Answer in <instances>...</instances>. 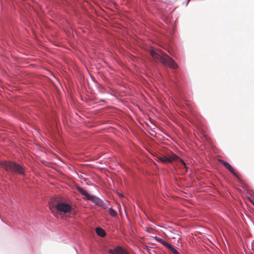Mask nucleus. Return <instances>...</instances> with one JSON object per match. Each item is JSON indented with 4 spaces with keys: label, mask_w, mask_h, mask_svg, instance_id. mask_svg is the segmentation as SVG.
I'll return each mask as SVG.
<instances>
[{
    "label": "nucleus",
    "mask_w": 254,
    "mask_h": 254,
    "mask_svg": "<svg viewBox=\"0 0 254 254\" xmlns=\"http://www.w3.org/2000/svg\"><path fill=\"white\" fill-rule=\"evenodd\" d=\"M161 244H162L164 246H165V247L167 248L168 249H169V250L172 248V246L168 244L167 242H166V241H165L164 240L162 241V242H161Z\"/></svg>",
    "instance_id": "9b49d317"
},
{
    "label": "nucleus",
    "mask_w": 254,
    "mask_h": 254,
    "mask_svg": "<svg viewBox=\"0 0 254 254\" xmlns=\"http://www.w3.org/2000/svg\"><path fill=\"white\" fill-rule=\"evenodd\" d=\"M155 156L157 158L156 161H160L162 163H171L173 161H176L181 163L185 168H187L186 164L185 162L175 154L172 153L167 155L157 154Z\"/></svg>",
    "instance_id": "20e7f679"
},
{
    "label": "nucleus",
    "mask_w": 254,
    "mask_h": 254,
    "mask_svg": "<svg viewBox=\"0 0 254 254\" xmlns=\"http://www.w3.org/2000/svg\"><path fill=\"white\" fill-rule=\"evenodd\" d=\"M218 162L222 163L226 169H227L232 174H233L240 181H242L239 177V173L235 171L232 166L228 162L224 161L221 159H218Z\"/></svg>",
    "instance_id": "39448f33"
},
{
    "label": "nucleus",
    "mask_w": 254,
    "mask_h": 254,
    "mask_svg": "<svg viewBox=\"0 0 254 254\" xmlns=\"http://www.w3.org/2000/svg\"><path fill=\"white\" fill-rule=\"evenodd\" d=\"M109 213L111 216L112 217H115L117 216V213L116 211L113 209L112 208H110L109 210Z\"/></svg>",
    "instance_id": "9d476101"
},
{
    "label": "nucleus",
    "mask_w": 254,
    "mask_h": 254,
    "mask_svg": "<svg viewBox=\"0 0 254 254\" xmlns=\"http://www.w3.org/2000/svg\"><path fill=\"white\" fill-rule=\"evenodd\" d=\"M49 207L53 215L58 218L60 212L66 213L71 211L72 207L69 204L60 200L58 197H52L49 202Z\"/></svg>",
    "instance_id": "f257e3e1"
},
{
    "label": "nucleus",
    "mask_w": 254,
    "mask_h": 254,
    "mask_svg": "<svg viewBox=\"0 0 254 254\" xmlns=\"http://www.w3.org/2000/svg\"><path fill=\"white\" fill-rule=\"evenodd\" d=\"M155 240L158 241V242L161 243V242H162V241L163 240L162 239L160 238H159L158 237H155Z\"/></svg>",
    "instance_id": "ddd939ff"
},
{
    "label": "nucleus",
    "mask_w": 254,
    "mask_h": 254,
    "mask_svg": "<svg viewBox=\"0 0 254 254\" xmlns=\"http://www.w3.org/2000/svg\"><path fill=\"white\" fill-rule=\"evenodd\" d=\"M120 196L121 197H122V196H123V195H121V194H120Z\"/></svg>",
    "instance_id": "4468645a"
},
{
    "label": "nucleus",
    "mask_w": 254,
    "mask_h": 254,
    "mask_svg": "<svg viewBox=\"0 0 254 254\" xmlns=\"http://www.w3.org/2000/svg\"><path fill=\"white\" fill-rule=\"evenodd\" d=\"M0 166L6 171L18 173L20 175L24 174V169L20 165L12 161L0 162Z\"/></svg>",
    "instance_id": "7ed1b4c3"
},
{
    "label": "nucleus",
    "mask_w": 254,
    "mask_h": 254,
    "mask_svg": "<svg viewBox=\"0 0 254 254\" xmlns=\"http://www.w3.org/2000/svg\"><path fill=\"white\" fill-rule=\"evenodd\" d=\"M77 190H78V191L82 195H83L84 196H85L87 199H88V198H89V197L90 196V194H89L88 193H87L86 190L82 188L81 187H78L77 188Z\"/></svg>",
    "instance_id": "6e6552de"
},
{
    "label": "nucleus",
    "mask_w": 254,
    "mask_h": 254,
    "mask_svg": "<svg viewBox=\"0 0 254 254\" xmlns=\"http://www.w3.org/2000/svg\"><path fill=\"white\" fill-rule=\"evenodd\" d=\"M170 250L174 254H180V253L173 247L170 249Z\"/></svg>",
    "instance_id": "f8f14e48"
},
{
    "label": "nucleus",
    "mask_w": 254,
    "mask_h": 254,
    "mask_svg": "<svg viewBox=\"0 0 254 254\" xmlns=\"http://www.w3.org/2000/svg\"><path fill=\"white\" fill-rule=\"evenodd\" d=\"M109 252L111 254H124V250L120 247H117L114 250H110Z\"/></svg>",
    "instance_id": "0eeeda50"
},
{
    "label": "nucleus",
    "mask_w": 254,
    "mask_h": 254,
    "mask_svg": "<svg viewBox=\"0 0 254 254\" xmlns=\"http://www.w3.org/2000/svg\"><path fill=\"white\" fill-rule=\"evenodd\" d=\"M149 53L155 61H159L173 69H176L178 67V65L174 61L161 50L151 49Z\"/></svg>",
    "instance_id": "f03ea898"
},
{
    "label": "nucleus",
    "mask_w": 254,
    "mask_h": 254,
    "mask_svg": "<svg viewBox=\"0 0 254 254\" xmlns=\"http://www.w3.org/2000/svg\"><path fill=\"white\" fill-rule=\"evenodd\" d=\"M88 200H91L96 205L102 207L104 209H106L107 207V205L103 202L102 200L94 195H91L88 198Z\"/></svg>",
    "instance_id": "423d86ee"
},
{
    "label": "nucleus",
    "mask_w": 254,
    "mask_h": 254,
    "mask_svg": "<svg viewBox=\"0 0 254 254\" xmlns=\"http://www.w3.org/2000/svg\"><path fill=\"white\" fill-rule=\"evenodd\" d=\"M96 232L98 235L102 237L106 235L105 231L101 228H96Z\"/></svg>",
    "instance_id": "1a4fd4ad"
}]
</instances>
